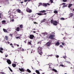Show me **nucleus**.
<instances>
[{
	"mask_svg": "<svg viewBox=\"0 0 74 74\" xmlns=\"http://www.w3.org/2000/svg\"><path fill=\"white\" fill-rule=\"evenodd\" d=\"M39 4V5H38V7H40V5H42V3H40Z\"/></svg>",
	"mask_w": 74,
	"mask_h": 74,
	"instance_id": "obj_31",
	"label": "nucleus"
},
{
	"mask_svg": "<svg viewBox=\"0 0 74 74\" xmlns=\"http://www.w3.org/2000/svg\"><path fill=\"white\" fill-rule=\"evenodd\" d=\"M11 21H12V22H14V19H12L11 20Z\"/></svg>",
	"mask_w": 74,
	"mask_h": 74,
	"instance_id": "obj_49",
	"label": "nucleus"
},
{
	"mask_svg": "<svg viewBox=\"0 0 74 74\" xmlns=\"http://www.w3.org/2000/svg\"><path fill=\"white\" fill-rule=\"evenodd\" d=\"M34 51L33 50H32V51L31 52V53H34Z\"/></svg>",
	"mask_w": 74,
	"mask_h": 74,
	"instance_id": "obj_37",
	"label": "nucleus"
},
{
	"mask_svg": "<svg viewBox=\"0 0 74 74\" xmlns=\"http://www.w3.org/2000/svg\"><path fill=\"white\" fill-rule=\"evenodd\" d=\"M28 44L30 45H32V40H30L29 42H28Z\"/></svg>",
	"mask_w": 74,
	"mask_h": 74,
	"instance_id": "obj_11",
	"label": "nucleus"
},
{
	"mask_svg": "<svg viewBox=\"0 0 74 74\" xmlns=\"http://www.w3.org/2000/svg\"><path fill=\"white\" fill-rule=\"evenodd\" d=\"M60 66H62V67H64V65L63 64H60Z\"/></svg>",
	"mask_w": 74,
	"mask_h": 74,
	"instance_id": "obj_42",
	"label": "nucleus"
},
{
	"mask_svg": "<svg viewBox=\"0 0 74 74\" xmlns=\"http://www.w3.org/2000/svg\"><path fill=\"white\" fill-rule=\"evenodd\" d=\"M72 4L70 3L69 4V5H68V7L69 8H70L71 7V6L72 5Z\"/></svg>",
	"mask_w": 74,
	"mask_h": 74,
	"instance_id": "obj_24",
	"label": "nucleus"
},
{
	"mask_svg": "<svg viewBox=\"0 0 74 74\" xmlns=\"http://www.w3.org/2000/svg\"><path fill=\"white\" fill-rule=\"evenodd\" d=\"M3 16V15L2 14V13H0V18H1V16Z\"/></svg>",
	"mask_w": 74,
	"mask_h": 74,
	"instance_id": "obj_30",
	"label": "nucleus"
},
{
	"mask_svg": "<svg viewBox=\"0 0 74 74\" xmlns=\"http://www.w3.org/2000/svg\"><path fill=\"white\" fill-rule=\"evenodd\" d=\"M36 30V29L35 28H34L33 29V30Z\"/></svg>",
	"mask_w": 74,
	"mask_h": 74,
	"instance_id": "obj_62",
	"label": "nucleus"
},
{
	"mask_svg": "<svg viewBox=\"0 0 74 74\" xmlns=\"http://www.w3.org/2000/svg\"><path fill=\"white\" fill-rule=\"evenodd\" d=\"M20 27L21 29H22L23 28V25H21L20 26Z\"/></svg>",
	"mask_w": 74,
	"mask_h": 74,
	"instance_id": "obj_27",
	"label": "nucleus"
},
{
	"mask_svg": "<svg viewBox=\"0 0 74 74\" xmlns=\"http://www.w3.org/2000/svg\"><path fill=\"white\" fill-rule=\"evenodd\" d=\"M6 23V22L5 21V20L1 22L2 24H3V25H4V24H5Z\"/></svg>",
	"mask_w": 74,
	"mask_h": 74,
	"instance_id": "obj_14",
	"label": "nucleus"
},
{
	"mask_svg": "<svg viewBox=\"0 0 74 74\" xmlns=\"http://www.w3.org/2000/svg\"><path fill=\"white\" fill-rule=\"evenodd\" d=\"M3 32H5L6 33H8V31H7V29L3 28Z\"/></svg>",
	"mask_w": 74,
	"mask_h": 74,
	"instance_id": "obj_15",
	"label": "nucleus"
},
{
	"mask_svg": "<svg viewBox=\"0 0 74 74\" xmlns=\"http://www.w3.org/2000/svg\"><path fill=\"white\" fill-rule=\"evenodd\" d=\"M21 51H24V49H21Z\"/></svg>",
	"mask_w": 74,
	"mask_h": 74,
	"instance_id": "obj_54",
	"label": "nucleus"
},
{
	"mask_svg": "<svg viewBox=\"0 0 74 74\" xmlns=\"http://www.w3.org/2000/svg\"><path fill=\"white\" fill-rule=\"evenodd\" d=\"M54 13L55 14H58V11L55 10L54 11Z\"/></svg>",
	"mask_w": 74,
	"mask_h": 74,
	"instance_id": "obj_28",
	"label": "nucleus"
},
{
	"mask_svg": "<svg viewBox=\"0 0 74 74\" xmlns=\"http://www.w3.org/2000/svg\"><path fill=\"white\" fill-rule=\"evenodd\" d=\"M65 4H66V3H62V4H61L60 5H65Z\"/></svg>",
	"mask_w": 74,
	"mask_h": 74,
	"instance_id": "obj_40",
	"label": "nucleus"
},
{
	"mask_svg": "<svg viewBox=\"0 0 74 74\" xmlns=\"http://www.w3.org/2000/svg\"><path fill=\"white\" fill-rule=\"evenodd\" d=\"M55 37V36L54 35L51 34L50 36L48 35L47 36V38L48 39H51V40H53L54 38Z\"/></svg>",
	"mask_w": 74,
	"mask_h": 74,
	"instance_id": "obj_2",
	"label": "nucleus"
},
{
	"mask_svg": "<svg viewBox=\"0 0 74 74\" xmlns=\"http://www.w3.org/2000/svg\"><path fill=\"white\" fill-rule=\"evenodd\" d=\"M41 41H39L38 42V44H41Z\"/></svg>",
	"mask_w": 74,
	"mask_h": 74,
	"instance_id": "obj_36",
	"label": "nucleus"
},
{
	"mask_svg": "<svg viewBox=\"0 0 74 74\" xmlns=\"http://www.w3.org/2000/svg\"><path fill=\"white\" fill-rule=\"evenodd\" d=\"M5 57H7V56H8V55H5Z\"/></svg>",
	"mask_w": 74,
	"mask_h": 74,
	"instance_id": "obj_60",
	"label": "nucleus"
},
{
	"mask_svg": "<svg viewBox=\"0 0 74 74\" xmlns=\"http://www.w3.org/2000/svg\"><path fill=\"white\" fill-rule=\"evenodd\" d=\"M47 5H50V4H49V3H47Z\"/></svg>",
	"mask_w": 74,
	"mask_h": 74,
	"instance_id": "obj_52",
	"label": "nucleus"
},
{
	"mask_svg": "<svg viewBox=\"0 0 74 74\" xmlns=\"http://www.w3.org/2000/svg\"><path fill=\"white\" fill-rule=\"evenodd\" d=\"M0 49H1V51H3V48L1 47L0 48Z\"/></svg>",
	"mask_w": 74,
	"mask_h": 74,
	"instance_id": "obj_43",
	"label": "nucleus"
},
{
	"mask_svg": "<svg viewBox=\"0 0 74 74\" xmlns=\"http://www.w3.org/2000/svg\"><path fill=\"white\" fill-rule=\"evenodd\" d=\"M58 24V22L57 21H54V23H53V25H55V26H56Z\"/></svg>",
	"mask_w": 74,
	"mask_h": 74,
	"instance_id": "obj_7",
	"label": "nucleus"
},
{
	"mask_svg": "<svg viewBox=\"0 0 74 74\" xmlns=\"http://www.w3.org/2000/svg\"><path fill=\"white\" fill-rule=\"evenodd\" d=\"M67 6L66 5H64L63 6V7H67Z\"/></svg>",
	"mask_w": 74,
	"mask_h": 74,
	"instance_id": "obj_41",
	"label": "nucleus"
},
{
	"mask_svg": "<svg viewBox=\"0 0 74 74\" xmlns=\"http://www.w3.org/2000/svg\"><path fill=\"white\" fill-rule=\"evenodd\" d=\"M16 45H17V47H19V45H18L16 44Z\"/></svg>",
	"mask_w": 74,
	"mask_h": 74,
	"instance_id": "obj_56",
	"label": "nucleus"
},
{
	"mask_svg": "<svg viewBox=\"0 0 74 74\" xmlns=\"http://www.w3.org/2000/svg\"><path fill=\"white\" fill-rule=\"evenodd\" d=\"M20 13H21V15H23V13L21 11Z\"/></svg>",
	"mask_w": 74,
	"mask_h": 74,
	"instance_id": "obj_32",
	"label": "nucleus"
},
{
	"mask_svg": "<svg viewBox=\"0 0 74 74\" xmlns=\"http://www.w3.org/2000/svg\"><path fill=\"white\" fill-rule=\"evenodd\" d=\"M33 32L34 33H36V31H34Z\"/></svg>",
	"mask_w": 74,
	"mask_h": 74,
	"instance_id": "obj_61",
	"label": "nucleus"
},
{
	"mask_svg": "<svg viewBox=\"0 0 74 74\" xmlns=\"http://www.w3.org/2000/svg\"><path fill=\"white\" fill-rule=\"evenodd\" d=\"M28 0H24V2H27Z\"/></svg>",
	"mask_w": 74,
	"mask_h": 74,
	"instance_id": "obj_51",
	"label": "nucleus"
},
{
	"mask_svg": "<svg viewBox=\"0 0 74 74\" xmlns=\"http://www.w3.org/2000/svg\"><path fill=\"white\" fill-rule=\"evenodd\" d=\"M50 1L51 2V3H53V0H50Z\"/></svg>",
	"mask_w": 74,
	"mask_h": 74,
	"instance_id": "obj_35",
	"label": "nucleus"
},
{
	"mask_svg": "<svg viewBox=\"0 0 74 74\" xmlns=\"http://www.w3.org/2000/svg\"><path fill=\"white\" fill-rule=\"evenodd\" d=\"M33 16H32L30 17V19L32 20V21H33L34 20V19L33 18Z\"/></svg>",
	"mask_w": 74,
	"mask_h": 74,
	"instance_id": "obj_23",
	"label": "nucleus"
},
{
	"mask_svg": "<svg viewBox=\"0 0 74 74\" xmlns=\"http://www.w3.org/2000/svg\"><path fill=\"white\" fill-rule=\"evenodd\" d=\"M39 12H40V13H37L36 14H37L38 15H40V16H41V15H47V13H45L43 14V13H41L46 12V11L45 10H42L39 11Z\"/></svg>",
	"mask_w": 74,
	"mask_h": 74,
	"instance_id": "obj_1",
	"label": "nucleus"
},
{
	"mask_svg": "<svg viewBox=\"0 0 74 74\" xmlns=\"http://www.w3.org/2000/svg\"><path fill=\"white\" fill-rule=\"evenodd\" d=\"M47 21V19H44L43 20H42L41 21V22L42 23H43V22H46Z\"/></svg>",
	"mask_w": 74,
	"mask_h": 74,
	"instance_id": "obj_17",
	"label": "nucleus"
},
{
	"mask_svg": "<svg viewBox=\"0 0 74 74\" xmlns=\"http://www.w3.org/2000/svg\"><path fill=\"white\" fill-rule=\"evenodd\" d=\"M31 67H32V69H33V70H34V68H33V67H32V66H31Z\"/></svg>",
	"mask_w": 74,
	"mask_h": 74,
	"instance_id": "obj_59",
	"label": "nucleus"
},
{
	"mask_svg": "<svg viewBox=\"0 0 74 74\" xmlns=\"http://www.w3.org/2000/svg\"><path fill=\"white\" fill-rule=\"evenodd\" d=\"M65 19L64 18H60L61 20H64Z\"/></svg>",
	"mask_w": 74,
	"mask_h": 74,
	"instance_id": "obj_34",
	"label": "nucleus"
},
{
	"mask_svg": "<svg viewBox=\"0 0 74 74\" xmlns=\"http://www.w3.org/2000/svg\"><path fill=\"white\" fill-rule=\"evenodd\" d=\"M10 45H12V43H10Z\"/></svg>",
	"mask_w": 74,
	"mask_h": 74,
	"instance_id": "obj_58",
	"label": "nucleus"
},
{
	"mask_svg": "<svg viewBox=\"0 0 74 74\" xmlns=\"http://www.w3.org/2000/svg\"><path fill=\"white\" fill-rule=\"evenodd\" d=\"M16 11L17 12H18V13H21V10L20 9H17L16 10Z\"/></svg>",
	"mask_w": 74,
	"mask_h": 74,
	"instance_id": "obj_12",
	"label": "nucleus"
},
{
	"mask_svg": "<svg viewBox=\"0 0 74 74\" xmlns=\"http://www.w3.org/2000/svg\"><path fill=\"white\" fill-rule=\"evenodd\" d=\"M51 43L52 42L51 41H49L46 43V45L47 47H49V46L51 45Z\"/></svg>",
	"mask_w": 74,
	"mask_h": 74,
	"instance_id": "obj_4",
	"label": "nucleus"
},
{
	"mask_svg": "<svg viewBox=\"0 0 74 74\" xmlns=\"http://www.w3.org/2000/svg\"><path fill=\"white\" fill-rule=\"evenodd\" d=\"M52 70H53V71H54V72H55V73H57V70L55 69H52Z\"/></svg>",
	"mask_w": 74,
	"mask_h": 74,
	"instance_id": "obj_22",
	"label": "nucleus"
},
{
	"mask_svg": "<svg viewBox=\"0 0 74 74\" xmlns=\"http://www.w3.org/2000/svg\"><path fill=\"white\" fill-rule=\"evenodd\" d=\"M24 42L25 43H26V42L25 41H24Z\"/></svg>",
	"mask_w": 74,
	"mask_h": 74,
	"instance_id": "obj_63",
	"label": "nucleus"
},
{
	"mask_svg": "<svg viewBox=\"0 0 74 74\" xmlns=\"http://www.w3.org/2000/svg\"><path fill=\"white\" fill-rule=\"evenodd\" d=\"M42 48L41 47H39L38 48V52H41L42 51Z\"/></svg>",
	"mask_w": 74,
	"mask_h": 74,
	"instance_id": "obj_3",
	"label": "nucleus"
},
{
	"mask_svg": "<svg viewBox=\"0 0 74 74\" xmlns=\"http://www.w3.org/2000/svg\"><path fill=\"white\" fill-rule=\"evenodd\" d=\"M60 47H61V48H63V46H62V45H60Z\"/></svg>",
	"mask_w": 74,
	"mask_h": 74,
	"instance_id": "obj_46",
	"label": "nucleus"
},
{
	"mask_svg": "<svg viewBox=\"0 0 74 74\" xmlns=\"http://www.w3.org/2000/svg\"><path fill=\"white\" fill-rule=\"evenodd\" d=\"M34 24H36H36H38V23H36V22H34Z\"/></svg>",
	"mask_w": 74,
	"mask_h": 74,
	"instance_id": "obj_50",
	"label": "nucleus"
},
{
	"mask_svg": "<svg viewBox=\"0 0 74 74\" xmlns=\"http://www.w3.org/2000/svg\"><path fill=\"white\" fill-rule=\"evenodd\" d=\"M26 11L27 12H29V13H31L32 12V10L30 9L27 8Z\"/></svg>",
	"mask_w": 74,
	"mask_h": 74,
	"instance_id": "obj_5",
	"label": "nucleus"
},
{
	"mask_svg": "<svg viewBox=\"0 0 74 74\" xmlns=\"http://www.w3.org/2000/svg\"><path fill=\"white\" fill-rule=\"evenodd\" d=\"M16 30L17 32H19V30H20V28L19 27H18L16 29Z\"/></svg>",
	"mask_w": 74,
	"mask_h": 74,
	"instance_id": "obj_10",
	"label": "nucleus"
},
{
	"mask_svg": "<svg viewBox=\"0 0 74 74\" xmlns=\"http://www.w3.org/2000/svg\"><path fill=\"white\" fill-rule=\"evenodd\" d=\"M36 73L37 74H40V72H39V71H38L37 70H36Z\"/></svg>",
	"mask_w": 74,
	"mask_h": 74,
	"instance_id": "obj_20",
	"label": "nucleus"
},
{
	"mask_svg": "<svg viewBox=\"0 0 74 74\" xmlns=\"http://www.w3.org/2000/svg\"><path fill=\"white\" fill-rule=\"evenodd\" d=\"M56 45H60V43L59 42H57V43H56L55 44Z\"/></svg>",
	"mask_w": 74,
	"mask_h": 74,
	"instance_id": "obj_18",
	"label": "nucleus"
},
{
	"mask_svg": "<svg viewBox=\"0 0 74 74\" xmlns=\"http://www.w3.org/2000/svg\"><path fill=\"white\" fill-rule=\"evenodd\" d=\"M0 52H1V53H3V51L0 50Z\"/></svg>",
	"mask_w": 74,
	"mask_h": 74,
	"instance_id": "obj_45",
	"label": "nucleus"
},
{
	"mask_svg": "<svg viewBox=\"0 0 74 74\" xmlns=\"http://www.w3.org/2000/svg\"><path fill=\"white\" fill-rule=\"evenodd\" d=\"M19 70H20V71H21L22 72H23L24 71H24V69H23V68H19Z\"/></svg>",
	"mask_w": 74,
	"mask_h": 74,
	"instance_id": "obj_9",
	"label": "nucleus"
},
{
	"mask_svg": "<svg viewBox=\"0 0 74 74\" xmlns=\"http://www.w3.org/2000/svg\"><path fill=\"white\" fill-rule=\"evenodd\" d=\"M5 39L6 40H8V36H5Z\"/></svg>",
	"mask_w": 74,
	"mask_h": 74,
	"instance_id": "obj_21",
	"label": "nucleus"
},
{
	"mask_svg": "<svg viewBox=\"0 0 74 74\" xmlns=\"http://www.w3.org/2000/svg\"><path fill=\"white\" fill-rule=\"evenodd\" d=\"M21 4H23V1L21 2Z\"/></svg>",
	"mask_w": 74,
	"mask_h": 74,
	"instance_id": "obj_64",
	"label": "nucleus"
},
{
	"mask_svg": "<svg viewBox=\"0 0 74 74\" xmlns=\"http://www.w3.org/2000/svg\"><path fill=\"white\" fill-rule=\"evenodd\" d=\"M11 47H12V48H14V46L12 45L11 46Z\"/></svg>",
	"mask_w": 74,
	"mask_h": 74,
	"instance_id": "obj_57",
	"label": "nucleus"
},
{
	"mask_svg": "<svg viewBox=\"0 0 74 74\" xmlns=\"http://www.w3.org/2000/svg\"><path fill=\"white\" fill-rule=\"evenodd\" d=\"M34 37V36L33 35H29V38L31 40H33Z\"/></svg>",
	"mask_w": 74,
	"mask_h": 74,
	"instance_id": "obj_6",
	"label": "nucleus"
},
{
	"mask_svg": "<svg viewBox=\"0 0 74 74\" xmlns=\"http://www.w3.org/2000/svg\"><path fill=\"white\" fill-rule=\"evenodd\" d=\"M10 36H11V37H12V34H10Z\"/></svg>",
	"mask_w": 74,
	"mask_h": 74,
	"instance_id": "obj_55",
	"label": "nucleus"
},
{
	"mask_svg": "<svg viewBox=\"0 0 74 74\" xmlns=\"http://www.w3.org/2000/svg\"><path fill=\"white\" fill-rule=\"evenodd\" d=\"M12 66L13 67H16V64H12Z\"/></svg>",
	"mask_w": 74,
	"mask_h": 74,
	"instance_id": "obj_19",
	"label": "nucleus"
},
{
	"mask_svg": "<svg viewBox=\"0 0 74 74\" xmlns=\"http://www.w3.org/2000/svg\"><path fill=\"white\" fill-rule=\"evenodd\" d=\"M43 6H44V7H47V3H42Z\"/></svg>",
	"mask_w": 74,
	"mask_h": 74,
	"instance_id": "obj_13",
	"label": "nucleus"
},
{
	"mask_svg": "<svg viewBox=\"0 0 74 74\" xmlns=\"http://www.w3.org/2000/svg\"><path fill=\"white\" fill-rule=\"evenodd\" d=\"M16 39H18V38H20V37H16Z\"/></svg>",
	"mask_w": 74,
	"mask_h": 74,
	"instance_id": "obj_48",
	"label": "nucleus"
},
{
	"mask_svg": "<svg viewBox=\"0 0 74 74\" xmlns=\"http://www.w3.org/2000/svg\"><path fill=\"white\" fill-rule=\"evenodd\" d=\"M62 45H64V43L63 42H62Z\"/></svg>",
	"mask_w": 74,
	"mask_h": 74,
	"instance_id": "obj_47",
	"label": "nucleus"
},
{
	"mask_svg": "<svg viewBox=\"0 0 74 74\" xmlns=\"http://www.w3.org/2000/svg\"><path fill=\"white\" fill-rule=\"evenodd\" d=\"M67 1V0H63L62 1L63 2H66Z\"/></svg>",
	"mask_w": 74,
	"mask_h": 74,
	"instance_id": "obj_38",
	"label": "nucleus"
},
{
	"mask_svg": "<svg viewBox=\"0 0 74 74\" xmlns=\"http://www.w3.org/2000/svg\"><path fill=\"white\" fill-rule=\"evenodd\" d=\"M9 69H10V71H11V72H12V70L11 69V68H10L9 67Z\"/></svg>",
	"mask_w": 74,
	"mask_h": 74,
	"instance_id": "obj_33",
	"label": "nucleus"
},
{
	"mask_svg": "<svg viewBox=\"0 0 74 74\" xmlns=\"http://www.w3.org/2000/svg\"><path fill=\"white\" fill-rule=\"evenodd\" d=\"M66 56H64L63 57V58H64L65 59V58H66Z\"/></svg>",
	"mask_w": 74,
	"mask_h": 74,
	"instance_id": "obj_53",
	"label": "nucleus"
},
{
	"mask_svg": "<svg viewBox=\"0 0 74 74\" xmlns=\"http://www.w3.org/2000/svg\"><path fill=\"white\" fill-rule=\"evenodd\" d=\"M27 71L28 72V73H30V72H31V71H30V70H29V69H27Z\"/></svg>",
	"mask_w": 74,
	"mask_h": 74,
	"instance_id": "obj_29",
	"label": "nucleus"
},
{
	"mask_svg": "<svg viewBox=\"0 0 74 74\" xmlns=\"http://www.w3.org/2000/svg\"><path fill=\"white\" fill-rule=\"evenodd\" d=\"M51 23H53L54 22V21L53 20H51L50 21Z\"/></svg>",
	"mask_w": 74,
	"mask_h": 74,
	"instance_id": "obj_25",
	"label": "nucleus"
},
{
	"mask_svg": "<svg viewBox=\"0 0 74 74\" xmlns=\"http://www.w3.org/2000/svg\"><path fill=\"white\" fill-rule=\"evenodd\" d=\"M38 56H36L35 57V59H38Z\"/></svg>",
	"mask_w": 74,
	"mask_h": 74,
	"instance_id": "obj_39",
	"label": "nucleus"
},
{
	"mask_svg": "<svg viewBox=\"0 0 74 74\" xmlns=\"http://www.w3.org/2000/svg\"><path fill=\"white\" fill-rule=\"evenodd\" d=\"M56 58H59V56L58 55H57L56 56Z\"/></svg>",
	"mask_w": 74,
	"mask_h": 74,
	"instance_id": "obj_44",
	"label": "nucleus"
},
{
	"mask_svg": "<svg viewBox=\"0 0 74 74\" xmlns=\"http://www.w3.org/2000/svg\"><path fill=\"white\" fill-rule=\"evenodd\" d=\"M7 62L8 64H11V61L10 59L8 60H7Z\"/></svg>",
	"mask_w": 74,
	"mask_h": 74,
	"instance_id": "obj_8",
	"label": "nucleus"
},
{
	"mask_svg": "<svg viewBox=\"0 0 74 74\" xmlns=\"http://www.w3.org/2000/svg\"><path fill=\"white\" fill-rule=\"evenodd\" d=\"M69 15L70 17H71H71H72V16H73V13H70Z\"/></svg>",
	"mask_w": 74,
	"mask_h": 74,
	"instance_id": "obj_16",
	"label": "nucleus"
},
{
	"mask_svg": "<svg viewBox=\"0 0 74 74\" xmlns=\"http://www.w3.org/2000/svg\"><path fill=\"white\" fill-rule=\"evenodd\" d=\"M39 52V55H42V51H40Z\"/></svg>",
	"mask_w": 74,
	"mask_h": 74,
	"instance_id": "obj_26",
	"label": "nucleus"
}]
</instances>
